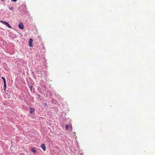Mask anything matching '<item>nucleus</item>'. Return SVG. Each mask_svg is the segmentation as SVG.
<instances>
[{"mask_svg": "<svg viewBox=\"0 0 155 155\" xmlns=\"http://www.w3.org/2000/svg\"><path fill=\"white\" fill-rule=\"evenodd\" d=\"M0 22L3 23V24L5 25L7 27L10 28H12V27L11 26L9 25V24L6 21H0Z\"/></svg>", "mask_w": 155, "mask_h": 155, "instance_id": "nucleus-1", "label": "nucleus"}, {"mask_svg": "<svg viewBox=\"0 0 155 155\" xmlns=\"http://www.w3.org/2000/svg\"><path fill=\"white\" fill-rule=\"evenodd\" d=\"M18 27L20 29H23L24 28V26L23 24L22 23L20 22L18 25Z\"/></svg>", "mask_w": 155, "mask_h": 155, "instance_id": "nucleus-2", "label": "nucleus"}, {"mask_svg": "<svg viewBox=\"0 0 155 155\" xmlns=\"http://www.w3.org/2000/svg\"><path fill=\"white\" fill-rule=\"evenodd\" d=\"M33 42V40L31 38H30L29 40V46L30 47H32L33 46L32 43Z\"/></svg>", "mask_w": 155, "mask_h": 155, "instance_id": "nucleus-3", "label": "nucleus"}, {"mask_svg": "<svg viewBox=\"0 0 155 155\" xmlns=\"http://www.w3.org/2000/svg\"><path fill=\"white\" fill-rule=\"evenodd\" d=\"M41 147L42 148L43 150L45 151L46 150V148L45 147V146L44 144H43L41 145Z\"/></svg>", "mask_w": 155, "mask_h": 155, "instance_id": "nucleus-4", "label": "nucleus"}, {"mask_svg": "<svg viewBox=\"0 0 155 155\" xmlns=\"http://www.w3.org/2000/svg\"><path fill=\"white\" fill-rule=\"evenodd\" d=\"M30 112L31 114H32L33 112L34 111L35 109L34 108H31V107H30Z\"/></svg>", "mask_w": 155, "mask_h": 155, "instance_id": "nucleus-5", "label": "nucleus"}, {"mask_svg": "<svg viewBox=\"0 0 155 155\" xmlns=\"http://www.w3.org/2000/svg\"><path fill=\"white\" fill-rule=\"evenodd\" d=\"M3 87H4V90L5 91L6 90V83L4 84Z\"/></svg>", "mask_w": 155, "mask_h": 155, "instance_id": "nucleus-6", "label": "nucleus"}, {"mask_svg": "<svg viewBox=\"0 0 155 155\" xmlns=\"http://www.w3.org/2000/svg\"><path fill=\"white\" fill-rule=\"evenodd\" d=\"M31 151L34 153H35L36 152V150L34 148H32L31 149Z\"/></svg>", "mask_w": 155, "mask_h": 155, "instance_id": "nucleus-7", "label": "nucleus"}, {"mask_svg": "<svg viewBox=\"0 0 155 155\" xmlns=\"http://www.w3.org/2000/svg\"><path fill=\"white\" fill-rule=\"evenodd\" d=\"M1 78H2V79H3V80L4 84L6 83V80H5V78H4L3 77H2Z\"/></svg>", "mask_w": 155, "mask_h": 155, "instance_id": "nucleus-8", "label": "nucleus"}, {"mask_svg": "<svg viewBox=\"0 0 155 155\" xmlns=\"http://www.w3.org/2000/svg\"><path fill=\"white\" fill-rule=\"evenodd\" d=\"M68 125H66L65 128H66V130H68Z\"/></svg>", "mask_w": 155, "mask_h": 155, "instance_id": "nucleus-9", "label": "nucleus"}, {"mask_svg": "<svg viewBox=\"0 0 155 155\" xmlns=\"http://www.w3.org/2000/svg\"><path fill=\"white\" fill-rule=\"evenodd\" d=\"M69 127L70 128V129L69 130V131H71V130L72 129V126L71 125H70L69 126Z\"/></svg>", "mask_w": 155, "mask_h": 155, "instance_id": "nucleus-10", "label": "nucleus"}, {"mask_svg": "<svg viewBox=\"0 0 155 155\" xmlns=\"http://www.w3.org/2000/svg\"><path fill=\"white\" fill-rule=\"evenodd\" d=\"M9 9L10 10H12V9H13V8L12 7H11V8H9Z\"/></svg>", "mask_w": 155, "mask_h": 155, "instance_id": "nucleus-11", "label": "nucleus"}, {"mask_svg": "<svg viewBox=\"0 0 155 155\" xmlns=\"http://www.w3.org/2000/svg\"><path fill=\"white\" fill-rule=\"evenodd\" d=\"M44 105L45 106H48V105H47V103H45Z\"/></svg>", "mask_w": 155, "mask_h": 155, "instance_id": "nucleus-12", "label": "nucleus"}, {"mask_svg": "<svg viewBox=\"0 0 155 155\" xmlns=\"http://www.w3.org/2000/svg\"><path fill=\"white\" fill-rule=\"evenodd\" d=\"M12 0V1H13L14 2H15L17 1V0Z\"/></svg>", "mask_w": 155, "mask_h": 155, "instance_id": "nucleus-13", "label": "nucleus"}]
</instances>
